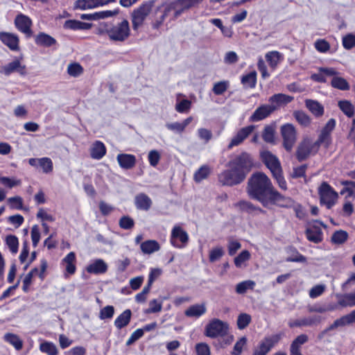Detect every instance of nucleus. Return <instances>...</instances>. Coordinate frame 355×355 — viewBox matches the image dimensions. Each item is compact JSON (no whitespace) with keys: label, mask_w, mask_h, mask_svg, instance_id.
Instances as JSON below:
<instances>
[{"label":"nucleus","mask_w":355,"mask_h":355,"mask_svg":"<svg viewBox=\"0 0 355 355\" xmlns=\"http://www.w3.org/2000/svg\"><path fill=\"white\" fill-rule=\"evenodd\" d=\"M227 166L228 169L218 174V182L223 187H234L241 184L254 166L251 154L242 152L231 159Z\"/></svg>","instance_id":"nucleus-1"},{"label":"nucleus","mask_w":355,"mask_h":355,"mask_svg":"<svg viewBox=\"0 0 355 355\" xmlns=\"http://www.w3.org/2000/svg\"><path fill=\"white\" fill-rule=\"evenodd\" d=\"M275 188L269 178L263 173L257 172L252 175L248 182V196L261 203L264 207L268 206V200Z\"/></svg>","instance_id":"nucleus-2"},{"label":"nucleus","mask_w":355,"mask_h":355,"mask_svg":"<svg viewBox=\"0 0 355 355\" xmlns=\"http://www.w3.org/2000/svg\"><path fill=\"white\" fill-rule=\"evenodd\" d=\"M130 27L129 21L123 19L116 24L110 23L109 30H107V35L113 42H123L130 35Z\"/></svg>","instance_id":"nucleus-3"},{"label":"nucleus","mask_w":355,"mask_h":355,"mask_svg":"<svg viewBox=\"0 0 355 355\" xmlns=\"http://www.w3.org/2000/svg\"><path fill=\"white\" fill-rule=\"evenodd\" d=\"M153 1H143L139 7L134 9L131 13L132 26L134 31L141 27L153 7Z\"/></svg>","instance_id":"nucleus-4"},{"label":"nucleus","mask_w":355,"mask_h":355,"mask_svg":"<svg viewBox=\"0 0 355 355\" xmlns=\"http://www.w3.org/2000/svg\"><path fill=\"white\" fill-rule=\"evenodd\" d=\"M336 120L330 119L322 128L317 140L313 143V148L318 151L320 146L328 149L332 144L331 133L336 127Z\"/></svg>","instance_id":"nucleus-5"},{"label":"nucleus","mask_w":355,"mask_h":355,"mask_svg":"<svg viewBox=\"0 0 355 355\" xmlns=\"http://www.w3.org/2000/svg\"><path fill=\"white\" fill-rule=\"evenodd\" d=\"M284 334L279 332L263 338L254 349L252 355H267L268 353L282 340Z\"/></svg>","instance_id":"nucleus-6"},{"label":"nucleus","mask_w":355,"mask_h":355,"mask_svg":"<svg viewBox=\"0 0 355 355\" xmlns=\"http://www.w3.org/2000/svg\"><path fill=\"white\" fill-rule=\"evenodd\" d=\"M282 137V145L285 150L290 153L297 141V130L292 123H285L280 127Z\"/></svg>","instance_id":"nucleus-7"},{"label":"nucleus","mask_w":355,"mask_h":355,"mask_svg":"<svg viewBox=\"0 0 355 355\" xmlns=\"http://www.w3.org/2000/svg\"><path fill=\"white\" fill-rule=\"evenodd\" d=\"M228 330L229 325L227 322L214 318L206 325L205 334L211 338L223 337L227 334Z\"/></svg>","instance_id":"nucleus-8"},{"label":"nucleus","mask_w":355,"mask_h":355,"mask_svg":"<svg viewBox=\"0 0 355 355\" xmlns=\"http://www.w3.org/2000/svg\"><path fill=\"white\" fill-rule=\"evenodd\" d=\"M318 194L320 202L326 205L329 209L335 205L338 196L337 192L327 182H322L318 188Z\"/></svg>","instance_id":"nucleus-9"},{"label":"nucleus","mask_w":355,"mask_h":355,"mask_svg":"<svg viewBox=\"0 0 355 355\" xmlns=\"http://www.w3.org/2000/svg\"><path fill=\"white\" fill-rule=\"evenodd\" d=\"M320 226L326 228L327 225L320 220H315V224L305 230L304 234L306 239L315 244L321 243L324 239V234Z\"/></svg>","instance_id":"nucleus-10"},{"label":"nucleus","mask_w":355,"mask_h":355,"mask_svg":"<svg viewBox=\"0 0 355 355\" xmlns=\"http://www.w3.org/2000/svg\"><path fill=\"white\" fill-rule=\"evenodd\" d=\"M189 242V235L180 226L175 225L171 231L170 243L176 248H184Z\"/></svg>","instance_id":"nucleus-11"},{"label":"nucleus","mask_w":355,"mask_h":355,"mask_svg":"<svg viewBox=\"0 0 355 355\" xmlns=\"http://www.w3.org/2000/svg\"><path fill=\"white\" fill-rule=\"evenodd\" d=\"M13 73H18L21 76L27 74L26 66L22 64L19 58H15L0 68V73L6 76H10Z\"/></svg>","instance_id":"nucleus-12"},{"label":"nucleus","mask_w":355,"mask_h":355,"mask_svg":"<svg viewBox=\"0 0 355 355\" xmlns=\"http://www.w3.org/2000/svg\"><path fill=\"white\" fill-rule=\"evenodd\" d=\"M173 8L166 7V4H162L155 8L151 20V26L154 30H158L163 24L166 18L171 12Z\"/></svg>","instance_id":"nucleus-13"},{"label":"nucleus","mask_w":355,"mask_h":355,"mask_svg":"<svg viewBox=\"0 0 355 355\" xmlns=\"http://www.w3.org/2000/svg\"><path fill=\"white\" fill-rule=\"evenodd\" d=\"M15 26L21 33L25 34L26 37H31L33 35L31 29L33 22L31 19L22 13L18 14L15 19Z\"/></svg>","instance_id":"nucleus-14"},{"label":"nucleus","mask_w":355,"mask_h":355,"mask_svg":"<svg viewBox=\"0 0 355 355\" xmlns=\"http://www.w3.org/2000/svg\"><path fill=\"white\" fill-rule=\"evenodd\" d=\"M294 204L295 200L292 198L281 194L277 189H275L268 200V205L282 208H291Z\"/></svg>","instance_id":"nucleus-15"},{"label":"nucleus","mask_w":355,"mask_h":355,"mask_svg":"<svg viewBox=\"0 0 355 355\" xmlns=\"http://www.w3.org/2000/svg\"><path fill=\"white\" fill-rule=\"evenodd\" d=\"M318 150L313 148V143L309 139H303L299 144L296 150V158L299 162L306 159L311 154L315 155Z\"/></svg>","instance_id":"nucleus-16"},{"label":"nucleus","mask_w":355,"mask_h":355,"mask_svg":"<svg viewBox=\"0 0 355 355\" xmlns=\"http://www.w3.org/2000/svg\"><path fill=\"white\" fill-rule=\"evenodd\" d=\"M260 157L263 163L270 171L271 173L282 169L280 162L276 155L269 150H263L260 153Z\"/></svg>","instance_id":"nucleus-17"},{"label":"nucleus","mask_w":355,"mask_h":355,"mask_svg":"<svg viewBox=\"0 0 355 355\" xmlns=\"http://www.w3.org/2000/svg\"><path fill=\"white\" fill-rule=\"evenodd\" d=\"M254 129V126L252 125L241 128L232 138L227 146V148L232 149L234 146H237L242 144L243 141L251 135Z\"/></svg>","instance_id":"nucleus-18"},{"label":"nucleus","mask_w":355,"mask_h":355,"mask_svg":"<svg viewBox=\"0 0 355 355\" xmlns=\"http://www.w3.org/2000/svg\"><path fill=\"white\" fill-rule=\"evenodd\" d=\"M1 42L8 46L11 51L19 50V39L17 35L8 32H0Z\"/></svg>","instance_id":"nucleus-19"},{"label":"nucleus","mask_w":355,"mask_h":355,"mask_svg":"<svg viewBox=\"0 0 355 355\" xmlns=\"http://www.w3.org/2000/svg\"><path fill=\"white\" fill-rule=\"evenodd\" d=\"M321 321L322 317L320 315H313L309 318L291 320L288 322V324L290 328L311 327L320 324Z\"/></svg>","instance_id":"nucleus-20"},{"label":"nucleus","mask_w":355,"mask_h":355,"mask_svg":"<svg viewBox=\"0 0 355 355\" xmlns=\"http://www.w3.org/2000/svg\"><path fill=\"white\" fill-rule=\"evenodd\" d=\"M234 206L239 208L241 211L245 212L248 214L257 215L266 213L265 210L248 200H239L234 204Z\"/></svg>","instance_id":"nucleus-21"},{"label":"nucleus","mask_w":355,"mask_h":355,"mask_svg":"<svg viewBox=\"0 0 355 355\" xmlns=\"http://www.w3.org/2000/svg\"><path fill=\"white\" fill-rule=\"evenodd\" d=\"M119 12V8H116L114 10H102L89 14H81L80 17L83 20L96 21L115 16L118 15Z\"/></svg>","instance_id":"nucleus-22"},{"label":"nucleus","mask_w":355,"mask_h":355,"mask_svg":"<svg viewBox=\"0 0 355 355\" xmlns=\"http://www.w3.org/2000/svg\"><path fill=\"white\" fill-rule=\"evenodd\" d=\"M48 267V263L45 259H43L40 261V270L38 272V268L35 267L31 269L25 276L23 283L31 284L32 279L33 276L38 275L40 279L43 281L45 278V272Z\"/></svg>","instance_id":"nucleus-23"},{"label":"nucleus","mask_w":355,"mask_h":355,"mask_svg":"<svg viewBox=\"0 0 355 355\" xmlns=\"http://www.w3.org/2000/svg\"><path fill=\"white\" fill-rule=\"evenodd\" d=\"M273 107L270 106L268 104H263L258 107L253 114L250 117V121H260L268 116H269L272 112H274Z\"/></svg>","instance_id":"nucleus-24"},{"label":"nucleus","mask_w":355,"mask_h":355,"mask_svg":"<svg viewBox=\"0 0 355 355\" xmlns=\"http://www.w3.org/2000/svg\"><path fill=\"white\" fill-rule=\"evenodd\" d=\"M293 96L285 94H275L271 96L268 101L270 104V106L275 107L274 112L277 110L282 105H287L293 101Z\"/></svg>","instance_id":"nucleus-25"},{"label":"nucleus","mask_w":355,"mask_h":355,"mask_svg":"<svg viewBox=\"0 0 355 355\" xmlns=\"http://www.w3.org/2000/svg\"><path fill=\"white\" fill-rule=\"evenodd\" d=\"M116 160L119 166L124 170H130L137 164L136 157L132 154L119 153L116 156Z\"/></svg>","instance_id":"nucleus-26"},{"label":"nucleus","mask_w":355,"mask_h":355,"mask_svg":"<svg viewBox=\"0 0 355 355\" xmlns=\"http://www.w3.org/2000/svg\"><path fill=\"white\" fill-rule=\"evenodd\" d=\"M338 73V71L334 68L320 67L319 73L311 74V79L316 83H324L327 82L326 76H334Z\"/></svg>","instance_id":"nucleus-27"},{"label":"nucleus","mask_w":355,"mask_h":355,"mask_svg":"<svg viewBox=\"0 0 355 355\" xmlns=\"http://www.w3.org/2000/svg\"><path fill=\"white\" fill-rule=\"evenodd\" d=\"M287 257L286 261L287 262H296L305 263L307 261V259L305 256L299 252L297 249L293 246L289 245L285 249Z\"/></svg>","instance_id":"nucleus-28"},{"label":"nucleus","mask_w":355,"mask_h":355,"mask_svg":"<svg viewBox=\"0 0 355 355\" xmlns=\"http://www.w3.org/2000/svg\"><path fill=\"white\" fill-rule=\"evenodd\" d=\"M62 263L65 266V276L75 274L76 271V256L74 252L68 253L62 260Z\"/></svg>","instance_id":"nucleus-29"},{"label":"nucleus","mask_w":355,"mask_h":355,"mask_svg":"<svg viewBox=\"0 0 355 355\" xmlns=\"http://www.w3.org/2000/svg\"><path fill=\"white\" fill-rule=\"evenodd\" d=\"M89 151L91 157L98 160L105 155L107 148L103 142L97 140L92 144Z\"/></svg>","instance_id":"nucleus-30"},{"label":"nucleus","mask_w":355,"mask_h":355,"mask_svg":"<svg viewBox=\"0 0 355 355\" xmlns=\"http://www.w3.org/2000/svg\"><path fill=\"white\" fill-rule=\"evenodd\" d=\"M152 204L151 199L144 193H139L135 198V205L137 209L148 211Z\"/></svg>","instance_id":"nucleus-31"},{"label":"nucleus","mask_w":355,"mask_h":355,"mask_svg":"<svg viewBox=\"0 0 355 355\" xmlns=\"http://www.w3.org/2000/svg\"><path fill=\"white\" fill-rule=\"evenodd\" d=\"M107 270V265L101 259H96L86 267V271L89 274H103Z\"/></svg>","instance_id":"nucleus-32"},{"label":"nucleus","mask_w":355,"mask_h":355,"mask_svg":"<svg viewBox=\"0 0 355 355\" xmlns=\"http://www.w3.org/2000/svg\"><path fill=\"white\" fill-rule=\"evenodd\" d=\"M207 311L205 303L196 304L190 306L184 311V315L189 318H198L203 315Z\"/></svg>","instance_id":"nucleus-33"},{"label":"nucleus","mask_w":355,"mask_h":355,"mask_svg":"<svg viewBox=\"0 0 355 355\" xmlns=\"http://www.w3.org/2000/svg\"><path fill=\"white\" fill-rule=\"evenodd\" d=\"M35 44L44 47H51L57 44L56 40L50 35L41 32L35 39Z\"/></svg>","instance_id":"nucleus-34"},{"label":"nucleus","mask_w":355,"mask_h":355,"mask_svg":"<svg viewBox=\"0 0 355 355\" xmlns=\"http://www.w3.org/2000/svg\"><path fill=\"white\" fill-rule=\"evenodd\" d=\"M132 311L128 309L123 311L114 320V326L118 329H121L126 327L130 322Z\"/></svg>","instance_id":"nucleus-35"},{"label":"nucleus","mask_w":355,"mask_h":355,"mask_svg":"<svg viewBox=\"0 0 355 355\" xmlns=\"http://www.w3.org/2000/svg\"><path fill=\"white\" fill-rule=\"evenodd\" d=\"M266 60L272 70L276 69L278 64L283 60L282 54L277 51H272L268 52L265 55Z\"/></svg>","instance_id":"nucleus-36"},{"label":"nucleus","mask_w":355,"mask_h":355,"mask_svg":"<svg viewBox=\"0 0 355 355\" xmlns=\"http://www.w3.org/2000/svg\"><path fill=\"white\" fill-rule=\"evenodd\" d=\"M192 121H193V117L189 116L181 123L174 122V123H166V127L168 130H169L173 132L181 134L184 131L187 126Z\"/></svg>","instance_id":"nucleus-37"},{"label":"nucleus","mask_w":355,"mask_h":355,"mask_svg":"<svg viewBox=\"0 0 355 355\" xmlns=\"http://www.w3.org/2000/svg\"><path fill=\"white\" fill-rule=\"evenodd\" d=\"M305 105L315 117H320L324 114V107L317 101L307 99L305 101Z\"/></svg>","instance_id":"nucleus-38"},{"label":"nucleus","mask_w":355,"mask_h":355,"mask_svg":"<svg viewBox=\"0 0 355 355\" xmlns=\"http://www.w3.org/2000/svg\"><path fill=\"white\" fill-rule=\"evenodd\" d=\"M349 239V234L343 230H336L331 235L330 241L334 245H340L344 244Z\"/></svg>","instance_id":"nucleus-39"},{"label":"nucleus","mask_w":355,"mask_h":355,"mask_svg":"<svg viewBox=\"0 0 355 355\" xmlns=\"http://www.w3.org/2000/svg\"><path fill=\"white\" fill-rule=\"evenodd\" d=\"M141 250L144 254H150L159 250V243L155 240H147L140 245Z\"/></svg>","instance_id":"nucleus-40"},{"label":"nucleus","mask_w":355,"mask_h":355,"mask_svg":"<svg viewBox=\"0 0 355 355\" xmlns=\"http://www.w3.org/2000/svg\"><path fill=\"white\" fill-rule=\"evenodd\" d=\"M211 169L207 164L202 165L193 174V180L200 183L207 179L211 174Z\"/></svg>","instance_id":"nucleus-41"},{"label":"nucleus","mask_w":355,"mask_h":355,"mask_svg":"<svg viewBox=\"0 0 355 355\" xmlns=\"http://www.w3.org/2000/svg\"><path fill=\"white\" fill-rule=\"evenodd\" d=\"M257 72L252 71L241 77V82L246 87L254 89L257 85Z\"/></svg>","instance_id":"nucleus-42"},{"label":"nucleus","mask_w":355,"mask_h":355,"mask_svg":"<svg viewBox=\"0 0 355 355\" xmlns=\"http://www.w3.org/2000/svg\"><path fill=\"white\" fill-rule=\"evenodd\" d=\"M293 115L301 126L309 127L311 123L310 116L302 110H295L293 112Z\"/></svg>","instance_id":"nucleus-43"},{"label":"nucleus","mask_w":355,"mask_h":355,"mask_svg":"<svg viewBox=\"0 0 355 355\" xmlns=\"http://www.w3.org/2000/svg\"><path fill=\"white\" fill-rule=\"evenodd\" d=\"M338 107L347 117L351 118L354 115L355 107L350 101L347 100L340 101Z\"/></svg>","instance_id":"nucleus-44"},{"label":"nucleus","mask_w":355,"mask_h":355,"mask_svg":"<svg viewBox=\"0 0 355 355\" xmlns=\"http://www.w3.org/2000/svg\"><path fill=\"white\" fill-rule=\"evenodd\" d=\"M353 324L349 313L344 315L340 318L335 320L332 324L329 325V329H332L333 330L339 328L343 327L347 325H350Z\"/></svg>","instance_id":"nucleus-45"},{"label":"nucleus","mask_w":355,"mask_h":355,"mask_svg":"<svg viewBox=\"0 0 355 355\" xmlns=\"http://www.w3.org/2000/svg\"><path fill=\"white\" fill-rule=\"evenodd\" d=\"M332 87L342 90L347 91L350 88L349 83L344 78L334 76L331 81Z\"/></svg>","instance_id":"nucleus-46"},{"label":"nucleus","mask_w":355,"mask_h":355,"mask_svg":"<svg viewBox=\"0 0 355 355\" xmlns=\"http://www.w3.org/2000/svg\"><path fill=\"white\" fill-rule=\"evenodd\" d=\"M4 340L12 345L17 350H21L23 347V341L16 334L8 333L4 336Z\"/></svg>","instance_id":"nucleus-47"},{"label":"nucleus","mask_w":355,"mask_h":355,"mask_svg":"<svg viewBox=\"0 0 355 355\" xmlns=\"http://www.w3.org/2000/svg\"><path fill=\"white\" fill-rule=\"evenodd\" d=\"M40 350L48 355H58V350L55 345L49 341H44L40 345Z\"/></svg>","instance_id":"nucleus-48"},{"label":"nucleus","mask_w":355,"mask_h":355,"mask_svg":"<svg viewBox=\"0 0 355 355\" xmlns=\"http://www.w3.org/2000/svg\"><path fill=\"white\" fill-rule=\"evenodd\" d=\"M84 69L78 62H71L67 67V73L70 76L76 78L82 75Z\"/></svg>","instance_id":"nucleus-49"},{"label":"nucleus","mask_w":355,"mask_h":355,"mask_svg":"<svg viewBox=\"0 0 355 355\" xmlns=\"http://www.w3.org/2000/svg\"><path fill=\"white\" fill-rule=\"evenodd\" d=\"M255 282L252 280H245L236 284V292L238 294H244L248 289L253 290L255 286Z\"/></svg>","instance_id":"nucleus-50"},{"label":"nucleus","mask_w":355,"mask_h":355,"mask_svg":"<svg viewBox=\"0 0 355 355\" xmlns=\"http://www.w3.org/2000/svg\"><path fill=\"white\" fill-rule=\"evenodd\" d=\"M252 318L248 313H240L238 316L236 324L239 329H245L251 322Z\"/></svg>","instance_id":"nucleus-51"},{"label":"nucleus","mask_w":355,"mask_h":355,"mask_svg":"<svg viewBox=\"0 0 355 355\" xmlns=\"http://www.w3.org/2000/svg\"><path fill=\"white\" fill-rule=\"evenodd\" d=\"M342 185L344 186L340 191L341 194L347 193V197L355 198V182L350 180H345L341 182Z\"/></svg>","instance_id":"nucleus-52"},{"label":"nucleus","mask_w":355,"mask_h":355,"mask_svg":"<svg viewBox=\"0 0 355 355\" xmlns=\"http://www.w3.org/2000/svg\"><path fill=\"white\" fill-rule=\"evenodd\" d=\"M251 254L247 250L241 251L234 259L236 268H241L242 264L250 259Z\"/></svg>","instance_id":"nucleus-53"},{"label":"nucleus","mask_w":355,"mask_h":355,"mask_svg":"<svg viewBox=\"0 0 355 355\" xmlns=\"http://www.w3.org/2000/svg\"><path fill=\"white\" fill-rule=\"evenodd\" d=\"M0 183L9 189H12L15 187L20 186L21 181L19 179L14 178H11L9 177L0 176Z\"/></svg>","instance_id":"nucleus-54"},{"label":"nucleus","mask_w":355,"mask_h":355,"mask_svg":"<svg viewBox=\"0 0 355 355\" xmlns=\"http://www.w3.org/2000/svg\"><path fill=\"white\" fill-rule=\"evenodd\" d=\"M6 245L12 254H16L19 248V240L15 235H8L6 238Z\"/></svg>","instance_id":"nucleus-55"},{"label":"nucleus","mask_w":355,"mask_h":355,"mask_svg":"<svg viewBox=\"0 0 355 355\" xmlns=\"http://www.w3.org/2000/svg\"><path fill=\"white\" fill-rule=\"evenodd\" d=\"M23 202V198L19 196L8 198V203L11 209L22 210Z\"/></svg>","instance_id":"nucleus-56"},{"label":"nucleus","mask_w":355,"mask_h":355,"mask_svg":"<svg viewBox=\"0 0 355 355\" xmlns=\"http://www.w3.org/2000/svg\"><path fill=\"white\" fill-rule=\"evenodd\" d=\"M38 164L44 173H50L53 170V162L49 157L40 158Z\"/></svg>","instance_id":"nucleus-57"},{"label":"nucleus","mask_w":355,"mask_h":355,"mask_svg":"<svg viewBox=\"0 0 355 355\" xmlns=\"http://www.w3.org/2000/svg\"><path fill=\"white\" fill-rule=\"evenodd\" d=\"M338 304L342 307L354 306V302L352 293L340 295L338 297Z\"/></svg>","instance_id":"nucleus-58"},{"label":"nucleus","mask_w":355,"mask_h":355,"mask_svg":"<svg viewBox=\"0 0 355 355\" xmlns=\"http://www.w3.org/2000/svg\"><path fill=\"white\" fill-rule=\"evenodd\" d=\"M92 1V0H76L74 2L73 9L76 10H88L93 9Z\"/></svg>","instance_id":"nucleus-59"},{"label":"nucleus","mask_w":355,"mask_h":355,"mask_svg":"<svg viewBox=\"0 0 355 355\" xmlns=\"http://www.w3.org/2000/svg\"><path fill=\"white\" fill-rule=\"evenodd\" d=\"M229 82L227 80L219 81L214 85L212 91L216 95L223 94L228 88Z\"/></svg>","instance_id":"nucleus-60"},{"label":"nucleus","mask_w":355,"mask_h":355,"mask_svg":"<svg viewBox=\"0 0 355 355\" xmlns=\"http://www.w3.org/2000/svg\"><path fill=\"white\" fill-rule=\"evenodd\" d=\"M241 248V243L232 238L228 239L227 250L230 256H234Z\"/></svg>","instance_id":"nucleus-61"},{"label":"nucleus","mask_w":355,"mask_h":355,"mask_svg":"<svg viewBox=\"0 0 355 355\" xmlns=\"http://www.w3.org/2000/svg\"><path fill=\"white\" fill-rule=\"evenodd\" d=\"M224 255V250L222 247L214 248L209 252V260L210 262H214L220 259Z\"/></svg>","instance_id":"nucleus-62"},{"label":"nucleus","mask_w":355,"mask_h":355,"mask_svg":"<svg viewBox=\"0 0 355 355\" xmlns=\"http://www.w3.org/2000/svg\"><path fill=\"white\" fill-rule=\"evenodd\" d=\"M315 49L320 53H327L330 49V44L324 39H318L315 43Z\"/></svg>","instance_id":"nucleus-63"},{"label":"nucleus","mask_w":355,"mask_h":355,"mask_svg":"<svg viewBox=\"0 0 355 355\" xmlns=\"http://www.w3.org/2000/svg\"><path fill=\"white\" fill-rule=\"evenodd\" d=\"M343 46L347 50H350L355 46V35L348 33L343 37Z\"/></svg>","instance_id":"nucleus-64"}]
</instances>
